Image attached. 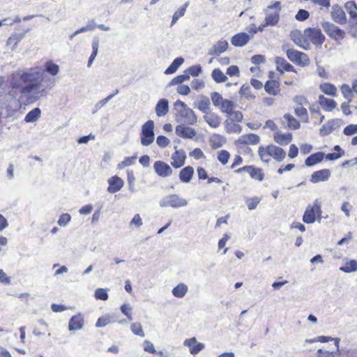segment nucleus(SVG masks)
<instances>
[{
    "label": "nucleus",
    "mask_w": 357,
    "mask_h": 357,
    "mask_svg": "<svg viewBox=\"0 0 357 357\" xmlns=\"http://www.w3.org/2000/svg\"><path fill=\"white\" fill-rule=\"evenodd\" d=\"M42 69L36 67L23 72L20 75V79L23 82H31V84L22 87L20 92L22 94L29 95L35 100L40 98L47 94L45 89H40V83H33L42 77Z\"/></svg>",
    "instance_id": "1"
},
{
    "label": "nucleus",
    "mask_w": 357,
    "mask_h": 357,
    "mask_svg": "<svg viewBox=\"0 0 357 357\" xmlns=\"http://www.w3.org/2000/svg\"><path fill=\"white\" fill-rule=\"evenodd\" d=\"M175 119L178 123L186 125H194L197 123V117L193 110L181 100H176L174 105Z\"/></svg>",
    "instance_id": "2"
},
{
    "label": "nucleus",
    "mask_w": 357,
    "mask_h": 357,
    "mask_svg": "<svg viewBox=\"0 0 357 357\" xmlns=\"http://www.w3.org/2000/svg\"><path fill=\"white\" fill-rule=\"evenodd\" d=\"M259 155L263 162H268L273 157L278 162L282 161L286 157V152L282 148L275 145H269L266 148L259 147L258 150Z\"/></svg>",
    "instance_id": "3"
},
{
    "label": "nucleus",
    "mask_w": 357,
    "mask_h": 357,
    "mask_svg": "<svg viewBox=\"0 0 357 357\" xmlns=\"http://www.w3.org/2000/svg\"><path fill=\"white\" fill-rule=\"evenodd\" d=\"M287 47V44H284L282 47V50L286 51L287 58L292 63L302 67L307 66L310 64L309 57L305 53Z\"/></svg>",
    "instance_id": "4"
},
{
    "label": "nucleus",
    "mask_w": 357,
    "mask_h": 357,
    "mask_svg": "<svg viewBox=\"0 0 357 357\" xmlns=\"http://www.w3.org/2000/svg\"><path fill=\"white\" fill-rule=\"evenodd\" d=\"M159 204L160 207L177 208L186 206L188 205V201L177 194H172L163 197L160 200Z\"/></svg>",
    "instance_id": "5"
},
{
    "label": "nucleus",
    "mask_w": 357,
    "mask_h": 357,
    "mask_svg": "<svg viewBox=\"0 0 357 357\" xmlns=\"http://www.w3.org/2000/svg\"><path fill=\"white\" fill-rule=\"evenodd\" d=\"M280 10L281 3L280 1H275L273 4L268 6L265 10V21L267 26H275L278 23Z\"/></svg>",
    "instance_id": "6"
},
{
    "label": "nucleus",
    "mask_w": 357,
    "mask_h": 357,
    "mask_svg": "<svg viewBox=\"0 0 357 357\" xmlns=\"http://www.w3.org/2000/svg\"><path fill=\"white\" fill-rule=\"evenodd\" d=\"M321 213V203L318 199H315L312 206H308L303 216V221L306 224L315 222L316 217L319 218Z\"/></svg>",
    "instance_id": "7"
},
{
    "label": "nucleus",
    "mask_w": 357,
    "mask_h": 357,
    "mask_svg": "<svg viewBox=\"0 0 357 357\" xmlns=\"http://www.w3.org/2000/svg\"><path fill=\"white\" fill-rule=\"evenodd\" d=\"M154 122L149 120L142 126L141 143L143 146H149L155 139Z\"/></svg>",
    "instance_id": "8"
},
{
    "label": "nucleus",
    "mask_w": 357,
    "mask_h": 357,
    "mask_svg": "<svg viewBox=\"0 0 357 357\" xmlns=\"http://www.w3.org/2000/svg\"><path fill=\"white\" fill-rule=\"evenodd\" d=\"M304 33L307 40L316 46H321L325 40V36L319 28H307L304 29Z\"/></svg>",
    "instance_id": "9"
},
{
    "label": "nucleus",
    "mask_w": 357,
    "mask_h": 357,
    "mask_svg": "<svg viewBox=\"0 0 357 357\" xmlns=\"http://www.w3.org/2000/svg\"><path fill=\"white\" fill-rule=\"evenodd\" d=\"M321 27L324 31L333 39L340 40L344 37L345 33L336 25L326 21L321 22Z\"/></svg>",
    "instance_id": "10"
},
{
    "label": "nucleus",
    "mask_w": 357,
    "mask_h": 357,
    "mask_svg": "<svg viewBox=\"0 0 357 357\" xmlns=\"http://www.w3.org/2000/svg\"><path fill=\"white\" fill-rule=\"evenodd\" d=\"M290 38L292 41L298 47L307 50L310 48V43L305 36V33H302L299 30H294L290 33Z\"/></svg>",
    "instance_id": "11"
},
{
    "label": "nucleus",
    "mask_w": 357,
    "mask_h": 357,
    "mask_svg": "<svg viewBox=\"0 0 357 357\" xmlns=\"http://www.w3.org/2000/svg\"><path fill=\"white\" fill-rule=\"evenodd\" d=\"M175 152L172 155L171 165L176 169L180 168L185 165L186 154L184 150L177 149L175 146Z\"/></svg>",
    "instance_id": "12"
},
{
    "label": "nucleus",
    "mask_w": 357,
    "mask_h": 357,
    "mask_svg": "<svg viewBox=\"0 0 357 357\" xmlns=\"http://www.w3.org/2000/svg\"><path fill=\"white\" fill-rule=\"evenodd\" d=\"M242 172H246L253 179L259 181H262L264 177L262 169L253 166H245L236 170V172L238 173Z\"/></svg>",
    "instance_id": "13"
},
{
    "label": "nucleus",
    "mask_w": 357,
    "mask_h": 357,
    "mask_svg": "<svg viewBox=\"0 0 357 357\" xmlns=\"http://www.w3.org/2000/svg\"><path fill=\"white\" fill-rule=\"evenodd\" d=\"M331 15L332 20L337 24H344L347 22L346 14L338 4L332 6Z\"/></svg>",
    "instance_id": "14"
},
{
    "label": "nucleus",
    "mask_w": 357,
    "mask_h": 357,
    "mask_svg": "<svg viewBox=\"0 0 357 357\" xmlns=\"http://www.w3.org/2000/svg\"><path fill=\"white\" fill-rule=\"evenodd\" d=\"M153 169L156 174L162 177H167L172 174V169L171 167L161 160H158L154 162Z\"/></svg>",
    "instance_id": "15"
},
{
    "label": "nucleus",
    "mask_w": 357,
    "mask_h": 357,
    "mask_svg": "<svg viewBox=\"0 0 357 357\" xmlns=\"http://www.w3.org/2000/svg\"><path fill=\"white\" fill-rule=\"evenodd\" d=\"M342 121L339 119H335L329 121L326 124L322 126L319 130L321 136H327L331 134L333 130L340 127Z\"/></svg>",
    "instance_id": "16"
},
{
    "label": "nucleus",
    "mask_w": 357,
    "mask_h": 357,
    "mask_svg": "<svg viewBox=\"0 0 357 357\" xmlns=\"http://www.w3.org/2000/svg\"><path fill=\"white\" fill-rule=\"evenodd\" d=\"M183 344L189 348L190 352L192 355L197 354L200 351L204 349L205 347L204 344L198 342L195 337L186 339L184 341Z\"/></svg>",
    "instance_id": "17"
},
{
    "label": "nucleus",
    "mask_w": 357,
    "mask_h": 357,
    "mask_svg": "<svg viewBox=\"0 0 357 357\" xmlns=\"http://www.w3.org/2000/svg\"><path fill=\"white\" fill-rule=\"evenodd\" d=\"M185 125L186 124H181L177 126L175 129L176 134L183 138H193L197 134L196 131L193 128L186 126Z\"/></svg>",
    "instance_id": "18"
},
{
    "label": "nucleus",
    "mask_w": 357,
    "mask_h": 357,
    "mask_svg": "<svg viewBox=\"0 0 357 357\" xmlns=\"http://www.w3.org/2000/svg\"><path fill=\"white\" fill-rule=\"evenodd\" d=\"M2 108H6L8 112L15 110L18 107L17 99L11 92L6 94L1 102Z\"/></svg>",
    "instance_id": "19"
},
{
    "label": "nucleus",
    "mask_w": 357,
    "mask_h": 357,
    "mask_svg": "<svg viewBox=\"0 0 357 357\" xmlns=\"http://www.w3.org/2000/svg\"><path fill=\"white\" fill-rule=\"evenodd\" d=\"M331 172L328 169H324L316 171L312 173L310 179L312 183H317L321 181H326L331 177Z\"/></svg>",
    "instance_id": "20"
},
{
    "label": "nucleus",
    "mask_w": 357,
    "mask_h": 357,
    "mask_svg": "<svg viewBox=\"0 0 357 357\" xmlns=\"http://www.w3.org/2000/svg\"><path fill=\"white\" fill-rule=\"evenodd\" d=\"M275 63L277 70L281 74L283 73L284 71L296 72L294 67L282 57L277 56L275 58Z\"/></svg>",
    "instance_id": "21"
},
{
    "label": "nucleus",
    "mask_w": 357,
    "mask_h": 357,
    "mask_svg": "<svg viewBox=\"0 0 357 357\" xmlns=\"http://www.w3.org/2000/svg\"><path fill=\"white\" fill-rule=\"evenodd\" d=\"M228 48V43L225 40H218L209 49L208 54L213 56H219Z\"/></svg>",
    "instance_id": "22"
},
{
    "label": "nucleus",
    "mask_w": 357,
    "mask_h": 357,
    "mask_svg": "<svg viewBox=\"0 0 357 357\" xmlns=\"http://www.w3.org/2000/svg\"><path fill=\"white\" fill-rule=\"evenodd\" d=\"M109 187L107 191L109 193H114L119 191L123 186V181L117 176L111 177L108 180Z\"/></svg>",
    "instance_id": "23"
},
{
    "label": "nucleus",
    "mask_w": 357,
    "mask_h": 357,
    "mask_svg": "<svg viewBox=\"0 0 357 357\" xmlns=\"http://www.w3.org/2000/svg\"><path fill=\"white\" fill-rule=\"evenodd\" d=\"M250 40V36L244 32L234 35L231 39V43L235 47H243Z\"/></svg>",
    "instance_id": "24"
},
{
    "label": "nucleus",
    "mask_w": 357,
    "mask_h": 357,
    "mask_svg": "<svg viewBox=\"0 0 357 357\" xmlns=\"http://www.w3.org/2000/svg\"><path fill=\"white\" fill-rule=\"evenodd\" d=\"M210 100L206 96H202L199 100L194 102V107L197 108L199 110L205 114L210 112Z\"/></svg>",
    "instance_id": "25"
},
{
    "label": "nucleus",
    "mask_w": 357,
    "mask_h": 357,
    "mask_svg": "<svg viewBox=\"0 0 357 357\" xmlns=\"http://www.w3.org/2000/svg\"><path fill=\"white\" fill-rule=\"evenodd\" d=\"M203 119L211 128H216L220 126L221 123V117L214 112H210L206 114Z\"/></svg>",
    "instance_id": "26"
},
{
    "label": "nucleus",
    "mask_w": 357,
    "mask_h": 357,
    "mask_svg": "<svg viewBox=\"0 0 357 357\" xmlns=\"http://www.w3.org/2000/svg\"><path fill=\"white\" fill-rule=\"evenodd\" d=\"M169 112V102L165 98L158 100L155 105V114L158 116H165Z\"/></svg>",
    "instance_id": "27"
},
{
    "label": "nucleus",
    "mask_w": 357,
    "mask_h": 357,
    "mask_svg": "<svg viewBox=\"0 0 357 357\" xmlns=\"http://www.w3.org/2000/svg\"><path fill=\"white\" fill-rule=\"evenodd\" d=\"M84 324V319L81 314L75 315L71 317L68 324V328L70 331L80 330L82 328Z\"/></svg>",
    "instance_id": "28"
},
{
    "label": "nucleus",
    "mask_w": 357,
    "mask_h": 357,
    "mask_svg": "<svg viewBox=\"0 0 357 357\" xmlns=\"http://www.w3.org/2000/svg\"><path fill=\"white\" fill-rule=\"evenodd\" d=\"M259 142V137L253 133L241 135L237 140L241 144H257Z\"/></svg>",
    "instance_id": "29"
},
{
    "label": "nucleus",
    "mask_w": 357,
    "mask_h": 357,
    "mask_svg": "<svg viewBox=\"0 0 357 357\" xmlns=\"http://www.w3.org/2000/svg\"><path fill=\"white\" fill-rule=\"evenodd\" d=\"M265 91L271 95L276 96L280 91V84L275 80H268L264 85Z\"/></svg>",
    "instance_id": "30"
},
{
    "label": "nucleus",
    "mask_w": 357,
    "mask_h": 357,
    "mask_svg": "<svg viewBox=\"0 0 357 357\" xmlns=\"http://www.w3.org/2000/svg\"><path fill=\"white\" fill-rule=\"evenodd\" d=\"M319 102L322 108L329 112H331L337 106V103L333 99L325 98L323 95L319 96Z\"/></svg>",
    "instance_id": "31"
},
{
    "label": "nucleus",
    "mask_w": 357,
    "mask_h": 357,
    "mask_svg": "<svg viewBox=\"0 0 357 357\" xmlns=\"http://www.w3.org/2000/svg\"><path fill=\"white\" fill-rule=\"evenodd\" d=\"M194 174V169L191 166L183 168L179 172V179L183 183H189Z\"/></svg>",
    "instance_id": "32"
},
{
    "label": "nucleus",
    "mask_w": 357,
    "mask_h": 357,
    "mask_svg": "<svg viewBox=\"0 0 357 357\" xmlns=\"http://www.w3.org/2000/svg\"><path fill=\"white\" fill-rule=\"evenodd\" d=\"M324 158L323 152H317L308 156L305 160V164L307 167H312L319 162H321Z\"/></svg>",
    "instance_id": "33"
},
{
    "label": "nucleus",
    "mask_w": 357,
    "mask_h": 357,
    "mask_svg": "<svg viewBox=\"0 0 357 357\" xmlns=\"http://www.w3.org/2000/svg\"><path fill=\"white\" fill-rule=\"evenodd\" d=\"M274 140L276 143L280 145H287L292 140V135L291 133H276L274 136Z\"/></svg>",
    "instance_id": "34"
},
{
    "label": "nucleus",
    "mask_w": 357,
    "mask_h": 357,
    "mask_svg": "<svg viewBox=\"0 0 357 357\" xmlns=\"http://www.w3.org/2000/svg\"><path fill=\"white\" fill-rule=\"evenodd\" d=\"M188 290V286L184 283H179L172 291V294L177 298H183Z\"/></svg>",
    "instance_id": "35"
},
{
    "label": "nucleus",
    "mask_w": 357,
    "mask_h": 357,
    "mask_svg": "<svg viewBox=\"0 0 357 357\" xmlns=\"http://www.w3.org/2000/svg\"><path fill=\"white\" fill-rule=\"evenodd\" d=\"M340 270L347 273L357 271V261L355 259H351L346 261L344 265L340 268Z\"/></svg>",
    "instance_id": "36"
},
{
    "label": "nucleus",
    "mask_w": 357,
    "mask_h": 357,
    "mask_svg": "<svg viewBox=\"0 0 357 357\" xmlns=\"http://www.w3.org/2000/svg\"><path fill=\"white\" fill-rule=\"evenodd\" d=\"M41 111L38 107H36L27 113L24 118L26 123H33L36 121L40 116Z\"/></svg>",
    "instance_id": "37"
},
{
    "label": "nucleus",
    "mask_w": 357,
    "mask_h": 357,
    "mask_svg": "<svg viewBox=\"0 0 357 357\" xmlns=\"http://www.w3.org/2000/svg\"><path fill=\"white\" fill-rule=\"evenodd\" d=\"M183 62L184 59L182 57H177L165 70V73L168 75L175 73L177 70L178 68L183 63Z\"/></svg>",
    "instance_id": "38"
},
{
    "label": "nucleus",
    "mask_w": 357,
    "mask_h": 357,
    "mask_svg": "<svg viewBox=\"0 0 357 357\" xmlns=\"http://www.w3.org/2000/svg\"><path fill=\"white\" fill-rule=\"evenodd\" d=\"M319 88L324 93L334 96L336 94L337 89L335 85L330 83H324L320 84Z\"/></svg>",
    "instance_id": "39"
},
{
    "label": "nucleus",
    "mask_w": 357,
    "mask_h": 357,
    "mask_svg": "<svg viewBox=\"0 0 357 357\" xmlns=\"http://www.w3.org/2000/svg\"><path fill=\"white\" fill-rule=\"evenodd\" d=\"M211 77L217 83H222L227 79V76L219 68H215L211 73Z\"/></svg>",
    "instance_id": "40"
},
{
    "label": "nucleus",
    "mask_w": 357,
    "mask_h": 357,
    "mask_svg": "<svg viewBox=\"0 0 357 357\" xmlns=\"http://www.w3.org/2000/svg\"><path fill=\"white\" fill-rule=\"evenodd\" d=\"M98 47H99V40L98 39H94L92 42V53L88 61V67H90L94 59H96L98 52Z\"/></svg>",
    "instance_id": "41"
},
{
    "label": "nucleus",
    "mask_w": 357,
    "mask_h": 357,
    "mask_svg": "<svg viewBox=\"0 0 357 357\" xmlns=\"http://www.w3.org/2000/svg\"><path fill=\"white\" fill-rule=\"evenodd\" d=\"M235 104L233 101L225 99L219 109L222 113H226L229 114L233 110Z\"/></svg>",
    "instance_id": "42"
},
{
    "label": "nucleus",
    "mask_w": 357,
    "mask_h": 357,
    "mask_svg": "<svg viewBox=\"0 0 357 357\" xmlns=\"http://www.w3.org/2000/svg\"><path fill=\"white\" fill-rule=\"evenodd\" d=\"M190 79V76L188 75L185 70L184 71L183 74L176 76V77L173 78L170 82L169 83L168 86H174L176 84H181L185 81H187Z\"/></svg>",
    "instance_id": "43"
},
{
    "label": "nucleus",
    "mask_w": 357,
    "mask_h": 357,
    "mask_svg": "<svg viewBox=\"0 0 357 357\" xmlns=\"http://www.w3.org/2000/svg\"><path fill=\"white\" fill-rule=\"evenodd\" d=\"M317 340L321 342H328L329 340H334L335 341V344L337 347V349H338L339 348V343H340V339L336 337V338H333V337H327V336H319L318 337V339H310V340H305V342H309V343H313V342H317Z\"/></svg>",
    "instance_id": "44"
},
{
    "label": "nucleus",
    "mask_w": 357,
    "mask_h": 357,
    "mask_svg": "<svg viewBox=\"0 0 357 357\" xmlns=\"http://www.w3.org/2000/svg\"><path fill=\"white\" fill-rule=\"evenodd\" d=\"M189 6V2H185L184 5L178 10H176L172 17V21L171 23V26H172L174 24H175L177 20L182 16L185 15L186 8Z\"/></svg>",
    "instance_id": "45"
},
{
    "label": "nucleus",
    "mask_w": 357,
    "mask_h": 357,
    "mask_svg": "<svg viewBox=\"0 0 357 357\" xmlns=\"http://www.w3.org/2000/svg\"><path fill=\"white\" fill-rule=\"evenodd\" d=\"M225 128L227 129V131L228 132H235V133H239L241 132V126L238 124L234 123V121H225Z\"/></svg>",
    "instance_id": "46"
},
{
    "label": "nucleus",
    "mask_w": 357,
    "mask_h": 357,
    "mask_svg": "<svg viewBox=\"0 0 357 357\" xmlns=\"http://www.w3.org/2000/svg\"><path fill=\"white\" fill-rule=\"evenodd\" d=\"M284 119L288 121V127L289 128L296 130L300 128L299 122L291 114H286L284 115Z\"/></svg>",
    "instance_id": "47"
},
{
    "label": "nucleus",
    "mask_w": 357,
    "mask_h": 357,
    "mask_svg": "<svg viewBox=\"0 0 357 357\" xmlns=\"http://www.w3.org/2000/svg\"><path fill=\"white\" fill-rule=\"evenodd\" d=\"M45 70L52 75H56L59 71V67L57 64L52 61H47L45 65Z\"/></svg>",
    "instance_id": "48"
},
{
    "label": "nucleus",
    "mask_w": 357,
    "mask_h": 357,
    "mask_svg": "<svg viewBox=\"0 0 357 357\" xmlns=\"http://www.w3.org/2000/svg\"><path fill=\"white\" fill-rule=\"evenodd\" d=\"M211 98L213 105L216 107L220 108L221 105L222 104L225 99H223L222 96L218 92H213L211 93Z\"/></svg>",
    "instance_id": "49"
},
{
    "label": "nucleus",
    "mask_w": 357,
    "mask_h": 357,
    "mask_svg": "<svg viewBox=\"0 0 357 357\" xmlns=\"http://www.w3.org/2000/svg\"><path fill=\"white\" fill-rule=\"evenodd\" d=\"M295 114L296 116L301 118L304 122H308V116L307 109L303 107H297L295 108Z\"/></svg>",
    "instance_id": "50"
},
{
    "label": "nucleus",
    "mask_w": 357,
    "mask_h": 357,
    "mask_svg": "<svg viewBox=\"0 0 357 357\" xmlns=\"http://www.w3.org/2000/svg\"><path fill=\"white\" fill-rule=\"evenodd\" d=\"M131 331L136 335L140 337H144L145 334L144 331L142 330V326L140 323L135 322L131 324L130 326Z\"/></svg>",
    "instance_id": "51"
},
{
    "label": "nucleus",
    "mask_w": 357,
    "mask_h": 357,
    "mask_svg": "<svg viewBox=\"0 0 357 357\" xmlns=\"http://www.w3.org/2000/svg\"><path fill=\"white\" fill-rule=\"evenodd\" d=\"M239 93L242 97H245L248 100L255 98V96L250 93V87L248 85H243L240 89Z\"/></svg>",
    "instance_id": "52"
},
{
    "label": "nucleus",
    "mask_w": 357,
    "mask_h": 357,
    "mask_svg": "<svg viewBox=\"0 0 357 357\" xmlns=\"http://www.w3.org/2000/svg\"><path fill=\"white\" fill-rule=\"evenodd\" d=\"M341 91L343 96L349 100V102H351V88L348 84H344L341 86Z\"/></svg>",
    "instance_id": "53"
},
{
    "label": "nucleus",
    "mask_w": 357,
    "mask_h": 357,
    "mask_svg": "<svg viewBox=\"0 0 357 357\" xmlns=\"http://www.w3.org/2000/svg\"><path fill=\"white\" fill-rule=\"evenodd\" d=\"M261 201V198L258 197H254L249 198L246 200V204L249 210H254L257 208V205Z\"/></svg>",
    "instance_id": "54"
},
{
    "label": "nucleus",
    "mask_w": 357,
    "mask_h": 357,
    "mask_svg": "<svg viewBox=\"0 0 357 357\" xmlns=\"http://www.w3.org/2000/svg\"><path fill=\"white\" fill-rule=\"evenodd\" d=\"M137 156L126 157L125 159L118 165L119 169H123L135 163Z\"/></svg>",
    "instance_id": "55"
},
{
    "label": "nucleus",
    "mask_w": 357,
    "mask_h": 357,
    "mask_svg": "<svg viewBox=\"0 0 357 357\" xmlns=\"http://www.w3.org/2000/svg\"><path fill=\"white\" fill-rule=\"evenodd\" d=\"M188 75L198 76L202 73V67L199 65L192 66L185 70Z\"/></svg>",
    "instance_id": "56"
},
{
    "label": "nucleus",
    "mask_w": 357,
    "mask_h": 357,
    "mask_svg": "<svg viewBox=\"0 0 357 357\" xmlns=\"http://www.w3.org/2000/svg\"><path fill=\"white\" fill-rule=\"evenodd\" d=\"M112 98H113V95H109L105 98L98 102L94 106V109L93 111V114L97 112L100 108H102L103 106H105Z\"/></svg>",
    "instance_id": "57"
},
{
    "label": "nucleus",
    "mask_w": 357,
    "mask_h": 357,
    "mask_svg": "<svg viewBox=\"0 0 357 357\" xmlns=\"http://www.w3.org/2000/svg\"><path fill=\"white\" fill-rule=\"evenodd\" d=\"M229 156L230 154L227 151L222 150L218 153V159L222 165H225L227 163Z\"/></svg>",
    "instance_id": "58"
},
{
    "label": "nucleus",
    "mask_w": 357,
    "mask_h": 357,
    "mask_svg": "<svg viewBox=\"0 0 357 357\" xmlns=\"http://www.w3.org/2000/svg\"><path fill=\"white\" fill-rule=\"evenodd\" d=\"M95 297L99 300L106 301L108 299V294L106 289L98 288L95 291Z\"/></svg>",
    "instance_id": "59"
},
{
    "label": "nucleus",
    "mask_w": 357,
    "mask_h": 357,
    "mask_svg": "<svg viewBox=\"0 0 357 357\" xmlns=\"http://www.w3.org/2000/svg\"><path fill=\"white\" fill-rule=\"evenodd\" d=\"M343 133L347 136H351L357 133V124H350L343 130Z\"/></svg>",
    "instance_id": "60"
},
{
    "label": "nucleus",
    "mask_w": 357,
    "mask_h": 357,
    "mask_svg": "<svg viewBox=\"0 0 357 357\" xmlns=\"http://www.w3.org/2000/svg\"><path fill=\"white\" fill-rule=\"evenodd\" d=\"M24 37V33L13 34L7 40V45H12V40H15V46Z\"/></svg>",
    "instance_id": "61"
},
{
    "label": "nucleus",
    "mask_w": 357,
    "mask_h": 357,
    "mask_svg": "<svg viewBox=\"0 0 357 357\" xmlns=\"http://www.w3.org/2000/svg\"><path fill=\"white\" fill-rule=\"evenodd\" d=\"M71 220V216L68 213H63L60 215L58 224L61 227H66Z\"/></svg>",
    "instance_id": "62"
},
{
    "label": "nucleus",
    "mask_w": 357,
    "mask_h": 357,
    "mask_svg": "<svg viewBox=\"0 0 357 357\" xmlns=\"http://www.w3.org/2000/svg\"><path fill=\"white\" fill-rule=\"evenodd\" d=\"M156 143L160 147L165 148L169 145L170 141L165 136L160 135L156 139Z\"/></svg>",
    "instance_id": "63"
},
{
    "label": "nucleus",
    "mask_w": 357,
    "mask_h": 357,
    "mask_svg": "<svg viewBox=\"0 0 357 357\" xmlns=\"http://www.w3.org/2000/svg\"><path fill=\"white\" fill-rule=\"evenodd\" d=\"M309 16L310 13L308 11L300 9L296 15L295 18L298 21H305L309 17Z\"/></svg>",
    "instance_id": "64"
}]
</instances>
